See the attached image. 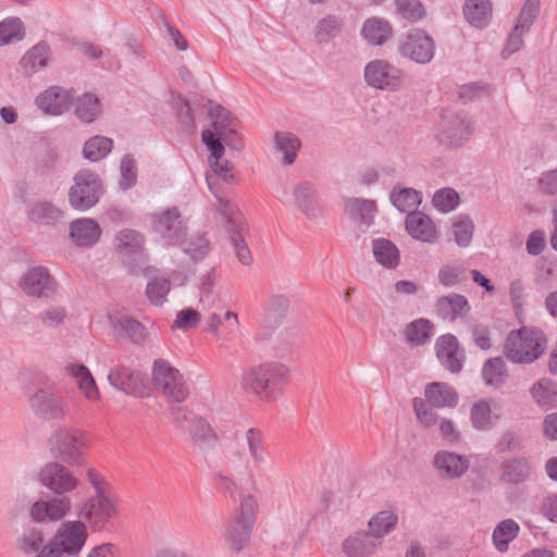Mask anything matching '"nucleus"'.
<instances>
[{
    "label": "nucleus",
    "mask_w": 557,
    "mask_h": 557,
    "mask_svg": "<svg viewBox=\"0 0 557 557\" xmlns=\"http://www.w3.org/2000/svg\"><path fill=\"white\" fill-rule=\"evenodd\" d=\"M38 481L55 496L34 503L30 508L33 519L38 522L63 519L72 508V500L66 494L78 487L79 479L63 463L51 461L40 469Z\"/></svg>",
    "instance_id": "f257e3e1"
},
{
    "label": "nucleus",
    "mask_w": 557,
    "mask_h": 557,
    "mask_svg": "<svg viewBox=\"0 0 557 557\" xmlns=\"http://www.w3.org/2000/svg\"><path fill=\"white\" fill-rule=\"evenodd\" d=\"M289 368L278 361H264L243 369L239 385L247 395L263 403H273L289 383Z\"/></svg>",
    "instance_id": "f03ea898"
},
{
    "label": "nucleus",
    "mask_w": 557,
    "mask_h": 557,
    "mask_svg": "<svg viewBox=\"0 0 557 557\" xmlns=\"http://www.w3.org/2000/svg\"><path fill=\"white\" fill-rule=\"evenodd\" d=\"M547 339L537 327L523 326L508 333L504 345V355L513 363H532L546 349Z\"/></svg>",
    "instance_id": "7ed1b4c3"
},
{
    "label": "nucleus",
    "mask_w": 557,
    "mask_h": 557,
    "mask_svg": "<svg viewBox=\"0 0 557 557\" xmlns=\"http://www.w3.org/2000/svg\"><path fill=\"white\" fill-rule=\"evenodd\" d=\"M87 537V527L83 521L63 522L46 546L34 557L77 556L84 547Z\"/></svg>",
    "instance_id": "20e7f679"
},
{
    "label": "nucleus",
    "mask_w": 557,
    "mask_h": 557,
    "mask_svg": "<svg viewBox=\"0 0 557 557\" xmlns=\"http://www.w3.org/2000/svg\"><path fill=\"white\" fill-rule=\"evenodd\" d=\"M211 178L209 174L206 175L208 186L216 197V210L225 219V228L232 247L238 261L244 265H249L252 261V256L243 236V232L246 228L245 219L235 205L215 194Z\"/></svg>",
    "instance_id": "39448f33"
},
{
    "label": "nucleus",
    "mask_w": 557,
    "mask_h": 557,
    "mask_svg": "<svg viewBox=\"0 0 557 557\" xmlns=\"http://www.w3.org/2000/svg\"><path fill=\"white\" fill-rule=\"evenodd\" d=\"M189 434L195 448L208 453L219 445L220 436L211 423L199 414L189 411L185 407H176V426H184Z\"/></svg>",
    "instance_id": "423d86ee"
},
{
    "label": "nucleus",
    "mask_w": 557,
    "mask_h": 557,
    "mask_svg": "<svg viewBox=\"0 0 557 557\" xmlns=\"http://www.w3.org/2000/svg\"><path fill=\"white\" fill-rule=\"evenodd\" d=\"M74 184L69 190V202L78 211H86L99 202L103 194L100 176L88 169L79 170L73 177Z\"/></svg>",
    "instance_id": "0eeeda50"
},
{
    "label": "nucleus",
    "mask_w": 557,
    "mask_h": 557,
    "mask_svg": "<svg viewBox=\"0 0 557 557\" xmlns=\"http://www.w3.org/2000/svg\"><path fill=\"white\" fill-rule=\"evenodd\" d=\"M87 446V438L83 433L65 426H59L50 437L52 455L71 466H82L85 458L82 449Z\"/></svg>",
    "instance_id": "6e6552de"
},
{
    "label": "nucleus",
    "mask_w": 557,
    "mask_h": 557,
    "mask_svg": "<svg viewBox=\"0 0 557 557\" xmlns=\"http://www.w3.org/2000/svg\"><path fill=\"white\" fill-rule=\"evenodd\" d=\"M28 403L33 413L44 421H64L71 416L69 403L55 392L37 388Z\"/></svg>",
    "instance_id": "1a4fd4ad"
},
{
    "label": "nucleus",
    "mask_w": 557,
    "mask_h": 557,
    "mask_svg": "<svg viewBox=\"0 0 557 557\" xmlns=\"http://www.w3.org/2000/svg\"><path fill=\"white\" fill-rule=\"evenodd\" d=\"M473 133V122L466 112L445 110L442 114L440 141L448 147L463 146Z\"/></svg>",
    "instance_id": "9d476101"
},
{
    "label": "nucleus",
    "mask_w": 557,
    "mask_h": 557,
    "mask_svg": "<svg viewBox=\"0 0 557 557\" xmlns=\"http://www.w3.org/2000/svg\"><path fill=\"white\" fill-rule=\"evenodd\" d=\"M116 512L110 497L89 496L82 500L76 508V516L92 531H100L111 521Z\"/></svg>",
    "instance_id": "9b49d317"
},
{
    "label": "nucleus",
    "mask_w": 557,
    "mask_h": 557,
    "mask_svg": "<svg viewBox=\"0 0 557 557\" xmlns=\"http://www.w3.org/2000/svg\"><path fill=\"white\" fill-rule=\"evenodd\" d=\"M399 52L416 63L426 64L434 57L435 41L425 30L414 28L401 37Z\"/></svg>",
    "instance_id": "f8f14e48"
},
{
    "label": "nucleus",
    "mask_w": 557,
    "mask_h": 557,
    "mask_svg": "<svg viewBox=\"0 0 557 557\" xmlns=\"http://www.w3.org/2000/svg\"><path fill=\"white\" fill-rule=\"evenodd\" d=\"M176 246L194 262L206 258L211 249L210 240L205 232H189V228L181 219L176 210Z\"/></svg>",
    "instance_id": "ddd939ff"
},
{
    "label": "nucleus",
    "mask_w": 557,
    "mask_h": 557,
    "mask_svg": "<svg viewBox=\"0 0 557 557\" xmlns=\"http://www.w3.org/2000/svg\"><path fill=\"white\" fill-rule=\"evenodd\" d=\"M21 289L30 297L52 298L58 289V282L42 265L29 268L21 277Z\"/></svg>",
    "instance_id": "4468645a"
},
{
    "label": "nucleus",
    "mask_w": 557,
    "mask_h": 557,
    "mask_svg": "<svg viewBox=\"0 0 557 557\" xmlns=\"http://www.w3.org/2000/svg\"><path fill=\"white\" fill-rule=\"evenodd\" d=\"M364 79L372 87L396 90L401 84V73L387 61L375 60L366 66Z\"/></svg>",
    "instance_id": "2eb2a0df"
},
{
    "label": "nucleus",
    "mask_w": 557,
    "mask_h": 557,
    "mask_svg": "<svg viewBox=\"0 0 557 557\" xmlns=\"http://www.w3.org/2000/svg\"><path fill=\"white\" fill-rule=\"evenodd\" d=\"M201 137L202 143L210 151L209 162L214 174L225 183H235L237 180L233 173V166L227 161L220 163L225 151L224 146L213 138L214 136L209 129H205Z\"/></svg>",
    "instance_id": "dca6fc26"
},
{
    "label": "nucleus",
    "mask_w": 557,
    "mask_h": 557,
    "mask_svg": "<svg viewBox=\"0 0 557 557\" xmlns=\"http://www.w3.org/2000/svg\"><path fill=\"white\" fill-rule=\"evenodd\" d=\"M108 382L126 395H134L137 387L144 384L143 373L123 363L112 367L108 373Z\"/></svg>",
    "instance_id": "f3484780"
},
{
    "label": "nucleus",
    "mask_w": 557,
    "mask_h": 557,
    "mask_svg": "<svg viewBox=\"0 0 557 557\" xmlns=\"http://www.w3.org/2000/svg\"><path fill=\"white\" fill-rule=\"evenodd\" d=\"M433 465L438 475L445 479H458L469 469V460L466 456L447 450L437 451Z\"/></svg>",
    "instance_id": "a211bd4d"
},
{
    "label": "nucleus",
    "mask_w": 557,
    "mask_h": 557,
    "mask_svg": "<svg viewBox=\"0 0 557 557\" xmlns=\"http://www.w3.org/2000/svg\"><path fill=\"white\" fill-rule=\"evenodd\" d=\"M532 475V466L525 457L505 459L499 467V480L504 484L519 485L527 482Z\"/></svg>",
    "instance_id": "6ab92c4d"
},
{
    "label": "nucleus",
    "mask_w": 557,
    "mask_h": 557,
    "mask_svg": "<svg viewBox=\"0 0 557 557\" xmlns=\"http://www.w3.org/2000/svg\"><path fill=\"white\" fill-rule=\"evenodd\" d=\"M72 100L71 91L60 86H51L36 98V104L48 114L59 115L70 108Z\"/></svg>",
    "instance_id": "aec40b11"
},
{
    "label": "nucleus",
    "mask_w": 557,
    "mask_h": 557,
    "mask_svg": "<svg viewBox=\"0 0 557 557\" xmlns=\"http://www.w3.org/2000/svg\"><path fill=\"white\" fill-rule=\"evenodd\" d=\"M381 545L370 531H358L344 540L342 544L343 553L347 557H369Z\"/></svg>",
    "instance_id": "412c9836"
},
{
    "label": "nucleus",
    "mask_w": 557,
    "mask_h": 557,
    "mask_svg": "<svg viewBox=\"0 0 557 557\" xmlns=\"http://www.w3.org/2000/svg\"><path fill=\"white\" fill-rule=\"evenodd\" d=\"M113 330L136 345H143L147 338L146 327L128 314L115 313L109 317Z\"/></svg>",
    "instance_id": "4be33fe9"
},
{
    "label": "nucleus",
    "mask_w": 557,
    "mask_h": 557,
    "mask_svg": "<svg viewBox=\"0 0 557 557\" xmlns=\"http://www.w3.org/2000/svg\"><path fill=\"white\" fill-rule=\"evenodd\" d=\"M151 385L163 396L172 399L174 397V369L164 359H156L151 369Z\"/></svg>",
    "instance_id": "5701e85b"
},
{
    "label": "nucleus",
    "mask_w": 557,
    "mask_h": 557,
    "mask_svg": "<svg viewBox=\"0 0 557 557\" xmlns=\"http://www.w3.org/2000/svg\"><path fill=\"white\" fill-rule=\"evenodd\" d=\"M70 235L76 246L91 247L99 240L101 228L92 219H77L70 225Z\"/></svg>",
    "instance_id": "b1692460"
},
{
    "label": "nucleus",
    "mask_w": 557,
    "mask_h": 557,
    "mask_svg": "<svg viewBox=\"0 0 557 557\" xmlns=\"http://www.w3.org/2000/svg\"><path fill=\"white\" fill-rule=\"evenodd\" d=\"M406 230L414 238L424 243H434L437 231L429 215L417 211L406 218Z\"/></svg>",
    "instance_id": "393cba45"
},
{
    "label": "nucleus",
    "mask_w": 557,
    "mask_h": 557,
    "mask_svg": "<svg viewBox=\"0 0 557 557\" xmlns=\"http://www.w3.org/2000/svg\"><path fill=\"white\" fill-rule=\"evenodd\" d=\"M436 356L441 363L451 373H458L462 369V361L457 358L458 341L451 334L437 338L435 344Z\"/></svg>",
    "instance_id": "a878e982"
},
{
    "label": "nucleus",
    "mask_w": 557,
    "mask_h": 557,
    "mask_svg": "<svg viewBox=\"0 0 557 557\" xmlns=\"http://www.w3.org/2000/svg\"><path fill=\"white\" fill-rule=\"evenodd\" d=\"M51 58V48L46 41H39L32 47L21 59L23 73L32 76L48 66Z\"/></svg>",
    "instance_id": "bb28decb"
},
{
    "label": "nucleus",
    "mask_w": 557,
    "mask_h": 557,
    "mask_svg": "<svg viewBox=\"0 0 557 557\" xmlns=\"http://www.w3.org/2000/svg\"><path fill=\"white\" fill-rule=\"evenodd\" d=\"M435 308L440 318L449 321H454L458 317H465L470 311L467 298L455 293L440 297Z\"/></svg>",
    "instance_id": "cd10ccee"
},
{
    "label": "nucleus",
    "mask_w": 557,
    "mask_h": 557,
    "mask_svg": "<svg viewBox=\"0 0 557 557\" xmlns=\"http://www.w3.org/2000/svg\"><path fill=\"white\" fill-rule=\"evenodd\" d=\"M65 371L76 380L77 387L86 399L90 401L99 399L100 393L96 381L86 366L71 363L65 367Z\"/></svg>",
    "instance_id": "c85d7f7f"
},
{
    "label": "nucleus",
    "mask_w": 557,
    "mask_h": 557,
    "mask_svg": "<svg viewBox=\"0 0 557 557\" xmlns=\"http://www.w3.org/2000/svg\"><path fill=\"white\" fill-rule=\"evenodd\" d=\"M424 396L432 406L437 408H454L458 403L457 392L447 383L442 382L426 385Z\"/></svg>",
    "instance_id": "c756f323"
},
{
    "label": "nucleus",
    "mask_w": 557,
    "mask_h": 557,
    "mask_svg": "<svg viewBox=\"0 0 557 557\" xmlns=\"http://www.w3.org/2000/svg\"><path fill=\"white\" fill-rule=\"evenodd\" d=\"M28 218L35 223L54 226L63 221L64 212L50 201H36L29 207Z\"/></svg>",
    "instance_id": "7c9ffc66"
},
{
    "label": "nucleus",
    "mask_w": 557,
    "mask_h": 557,
    "mask_svg": "<svg viewBox=\"0 0 557 557\" xmlns=\"http://www.w3.org/2000/svg\"><path fill=\"white\" fill-rule=\"evenodd\" d=\"M393 27L391 23L382 17H370L362 26L361 34L371 45L381 46L392 36Z\"/></svg>",
    "instance_id": "2f4dec72"
},
{
    "label": "nucleus",
    "mask_w": 557,
    "mask_h": 557,
    "mask_svg": "<svg viewBox=\"0 0 557 557\" xmlns=\"http://www.w3.org/2000/svg\"><path fill=\"white\" fill-rule=\"evenodd\" d=\"M463 15L472 26L483 28L492 20V3L490 0H466Z\"/></svg>",
    "instance_id": "473e14b6"
},
{
    "label": "nucleus",
    "mask_w": 557,
    "mask_h": 557,
    "mask_svg": "<svg viewBox=\"0 0 557 557\" xmlns=\"http://www.w3.org/2000/svg\"><path fill=\"white\" fill-rule=\"evenodd\" d=\"M253 524L234 518L225 527V539L234 552H240L250 539Z\"/></svg>",
    "instance_id": "72a5a7b5"
},
{
    "label": "nucleus",
    "mask_w": 557,
    "mask_h": 557,
    "mask_svg": "<svg viewBox=\"0 0 557 557\" xmlns=\"http://www.w3.org/2000/svg\"><path fill=\"white\" fill-rule=\"evenodd\" d=\"M208 113L213 120L211 131L215 133V137L221 136L223 132L226 133L228 128L233 129L234 127L240 126V122L231 111L211 100L208 101Z\"/></svg>",
    "instance_id": "f704fd0d"
},
{
    "label": "nucleus",
    "mask_w": 557,
    "mask_h": 557,
    "mask_svg": "<svg viewBox=\"0 0 557 557\" xmlns=\"http://www.w3.org/2000/svg\"><path fill=\"white\" fill-rule=\"evenodd\" d=\"M373 256L386 269H395L399 264V250L396 245L386 238H376L372 243Z\"/></svg>",
    "instance_id": "c9c22d12"
},
{
    "label": "nucleus",
    "mask_w": 557,
    "mask_h": 557,
    "mask_svg": "<svg viewBox=\"0 0 557 557\" xmlns=\"http://www.w3.org/2000/svg\"><path fill=\"white\" fill-rule=\"evenodd\" d=\"M530 393L534 401L545 410L557 406V383L549 379L535 382Z\"/></svg>",
    "instance_id": "e433bc0d"
},
{
    "label": "nucleus",
    "mask_w": 557,
    "mask_h": 557,
    "mask_svg": "<svg viewBox=\"0 0 557 557\" xmlns=\"http://www.w3.org/2000/svg\"><path fill=\"white\" fill-rule=\"evenodd\" d=\"M482 377L486 385L502 387L508 377V369L504 359L502 357L487 359L482 368Z\"/></svg>",
    "instance_id": "4c0bfd02"
},
{
    "label": "nucleus",
    "mask_w": 557,
    "mask_h": 557,
    "mask_svg": "<svg viewBox=\"0 0 557 557\" xmlns=\"http://www.w3.org/2000/svg\"><path fill=\"white\" fill-rule=\"evenodd\" d=\"M298 209L309 219L314 220L319 215L317 196L308 183L297 185L293 191Z\"/></svg>",
    "instance_id": "58836bf2"
},
{
    "label": "nucleus",
    "mask_w": 557,
    "mask_h": 557,
    "mask_svg": "<svg viewBox=\"0 0 557 557\" xmlns=\"http://www.w3.org/2000/svg\"><path fill=\"white\" fill-rule=\"evenodd\" d=\"M433 327L434 325L430 320L419 318L406 326L404 335L408 344L421 346L428 343L433 335Z\"/></svg>",
    "instance_id": "ea45409f"
},
{
    "label": "nucleus",
    "mask_w": 557,
    "mask_h": 557,
    "mask_svg": "<svg viewBox=\"0 0 557 557\" xmlns=\"http://www.w3.org/2000/svg\"><path fill=\"white\" fill-rule=\"evenodd\" d=\"M392 203L401 212L413 213L417 212L418 206L422 201L420 191L413 188H394L389 195Z\"/></svg>",
    "instance_id": "a19ab883"
},
{
    "label": "nucleus",
    "mask_w": 557,
    "mask_h": 557,
    "mask_svg": "<svg viewBox=\"0 0 557 557\" xmlns=\"http://www.w3.org/2000/svg\"><path fill=\"white\" fill-rule=\"evenodd\" d=\"M520 531L519 524L512 519L500 521L494 529L492 540L498 552H507L509 543L513 541Z\"/></svg>",
    "instance_id": "79ce46f5"
},
{
    "label": "nucleus",
    "mask_w": 557,
    "mask_h": 557,
    "mask_svg": "<svg viewBox=\"0 0 557 557\" xmlns=\"http://www.w3.org/2000/svg\"><path fill=\"white\" fill-rule=\"evenodd\" d=\"M274 143L277 151L283 153V163L293 164L301 146L300 139L293 133L278 132L274 136Z\"/></svg>",
    "instance_id": "37998d69"
},
{
    "label": "nucleus",
    "mask_w": 557,
    "mask_h": 557,
    "mask_svg": "<svg viewBox=\"0 0 557 557\" xmlns=\"http://www.w3.org/2000/svg\"><path fill=\"white\" fill-rule=\"evenodd\" d=\"M101 112V103L98 97L91 92H86L77 98L75 106V115L84 123L94 122Z\"/></svg>",
    "instance_id": "c03bdc74"
},
{
    "label": "nucleus",
    "mask_w": 557,
    "mask_h": 557,
    "mask_svg": "<svg viewBox=\"0 0 557 557\" xmlns=\"http://www.w3.org/2000/svg\"><path fill=\"white\" fill-rule=\"evenodd\" d=\"M112 147L113 140L111 138L96 135L85 143L83 154L85 159L97 162L106 158L111 152Z\"/></svg>",
    "instance_id": "a18cd8bd"
},
{
    "label": "nucleus",
    "mask_w": 557,
    "mask_h": 557,
    "mask_svg": "<svg viewBox=\"0 0 557 557\" xmlns=\"http://www.w3.org/2000/svg\"><path fill=\"white\" fill-rule=\"evenodd\" d=\"M246 442L249 455L255 468H259L265 461L267 447L261 430L250 428L246 432Z\"/></svg>",
    "instance_id": "49530a36"
},
{
    "label": "nucleus",
    "mask_w": 557,
    "mask_h": 557,
    "mask_svg": "<svg viewBox=\"0 0 557 557\" xmlns=\"http://www.w3.org/2000/svg\"><path fill=\"white\" fill-rule=\"evenodd\" d=\"M398 521V517L392 511H380L373 516L368 522L370 534L373 535L377 541L392 532Z\"/></svg>",
    "instance_id": "de8ad7c7"
},
{
    "label": "nucleus",
    "mask_w": 557,
    "mask_h": 557,
    "mask_svg": "<svg viewBox=\"0 0 557 557\" xmlns=\"http://www.w3.org/2000/svg\"><path fill=\"white\" fill-rule=\"evenodd\" d=\"M289 308V299L285 295H273L264 305V319L268 323L278 325Z\"/></svg>",
    "instance_id": "09e8293b"
},
{
    "label": "nucleus",
    "mask_w": 557,
    "mask_h": 557,
    "mask_svg": "<svg viewBox=\"0 0 557 557\" xmlns=\"http://www.w3.org/2000/svg\"><path fill=\"white\" fill-rule=\"evenodd\" d=\"M24 37L25 27L20 17H8L0 22V47L21 41Z\"/></svg>",
    "instance_id": "8fccbe9b"
},
{
    "label": "nucleus",
    "mask_w": 557,
    "mask_h": 557,
    "mask_svg": "<svg viewBox=\"0 0 557 557\" xmlns=\"http://www.w3.org/2000/svg\"><path fill=\"white\" fill-rule=\"evenodd\" d=\"M394 5L395 13L410 23L422 20L426 14L421 0H394Z\"/></svg>",
    "instance_id": "3c124183"
},
{
    "label": "nucleus",
    "mask_w": 557,
    "mask_h": 557,
    "mask_svg": "<svg viewBox=\"0 0 557 557\" xmlns=\"http://www.w3.org/2000/svg\"><path fill=\"white\" fill-rule=\"evenodd\" d=\"M376 210L375 201L367 199H348L346 202V211L354 220H360L369 224L374 211Z\"/></svg>",
    "instance_id": "603ef678"
},
{
    "label": "nucleus",
    "mask_w": 557,
    "mask_h": 557,
    "mask_svg": "<svg viewBox=\"0 0 557 557\" xmlns=\"http://www.w3.org/2000/svg\"><path fill=\"white\" fill-rule=\"evenodd\" d=\"M495 448L498 454L520 453L524 448L523 436L515 430H504L496 441Z\"/></svg>",
    "instance_id": "864d4df0"
},
{
    "label": "nucleus",
    "mask_w": 557,
    "mask_h": 557,
    "mask_svg": "<svg viewBox=\"0 0 557 557\" xmlns=\"http://www.w3.org/2000/svg\"><path fill=\"white\" fill-rule=\"evenodd\" d=\"M144 245L143 235L135 230H122L116 235V247L125 255L137 253Z\"/></svg>",
    "instance_id": "5fc2aeb1"
},
{
    "label": "nucleus",
    "mask_w": 557,
    "mask_h": 557,
    "mask_svg": "<svg viewBox=\"0 0 557 557\" xmlns=\"http://www.w3.org/2000/svg\"><path fill=\"white\" fill-rule=\"evenodd\" d=\"M470 420L474 429L479 431H488L494 424L492 422L491 406L486 400H480L472 405L470 410Z\"/></svg>",
    "instance_id": "6e6d98bb"
},
{
    "label": "nucleus",
    "mask_w": 557,
    "mask_h": 557,
    "mask_svg": "<svg viewBox=\"0 0 557 557\" xmlns=\"http://www.w3.org/2000/svg\"><path fill=\"white\" fill-rule=\"evenodd\" d=\"M66 318L67 310L62 305H50L36 315V320L46 329H57Z\"/></svg>",
    "instance_id": "4d7b16f0"
},
{
    "label": "nucleus",
    "mask_w": 557,
    "mask_h": 557,
    "mask_svg": "<svg viewBox=\"0 0 557 557\" xmlns=\"http://www.w3.org/2000/svg\"><path fill=\"white\" fill-rule=\"evenodd\" d=\"M44 545V533L38 529L26 530L17 539V547L24 554H36L45 547Z\"/></svg>",
    "instance_id": "13d9d810"
},
{
    "label": "nucleus",
    "mask_w": 557,
    "mask_h": 557,
    "mask_svg": "<svg viewBox=\"0 0 557 557\" xmlns=\"http://www.w3.org/2000/svg\"><path fill=\"white\" fill-rule=\"evenodd\" d=\"M174 223V214L170 209L162 210L152 215L153 231L166 240L168 245L172 244L173 233L172 226Z\"/></svg>",
    "instance_id": "bf43d9fd"
},
{
    "label": "nucleus",
    "mask_w": 557,
    "mask_h": 557,
    "mask_svg": "<svg viewBox=\"0 0 557 557\" xmlns=\"http://www.w3.org/2000/svg\"><path fill=\"white\" fill-rule=\"evenodd\" d=\"M474 224L472 220L467 215H458L453 223V233L455 242L460 247H467L473 236Z\"/></svg>",
    "instance_id": "052dcab7"
},
{
    "label": "nucleus",
    "mask_w": 557,
    "mask_h": 557,
    "mask_svg": "<svg viewBox=\"0 0 557 557\" xmlns=\"http://www.w3.org/2000/svg\"><path fill=\"white\" fill-rule=\"evenodd\" d=\"M120 187L123 190H127L135 186L137 182V163L133 156L125 154L120 162Z\"/></svg>",
    "instance_id": "680f3d73"
},
{
    "label": "nucleus",
    "mask_w": 557,
    "mask_h": 557,
    "mask_svg": "<svg viewBox=\"0 0 557 557\" xmlns=\"http://www.w3.org/2000/svg\"><path fill=\"white\" fill-rule=\"evenodd\" d=\"M341 32V21L335 15H327L318 22L315 26V38L319 42L327 41Z\"/></svg>",
    "instance_id": "e2e57ef3"
},
{
    "label": "nucleus",
    "mask_w": 557,
    "mask_h": 557,
    "mask_svg": "<svg viewBox=\"0 0 557 557\" xmlns=\"http://www.w3.org/2000/svg\"><path fill=\"white\" fill-rule=\"evenodd\" d=\"M540 13V0H525L517 20V29L529 32Z\"/></svg>",
    "instance_id": "0e129e2a"
},
{
    "label": "nucleus",
    "mask_w": 557,
    "mask_h": 557,
    "mask_svg": "<svg viewBox=\"0 0 557 557\" xmlns=\"http://www.w3.org/2000/svg\"><path fill=\"white\" fill-rule=\"evenodd\" d=\"M171 282L165 278H156L148 283L146 294L149 300L159 306L162 305L170 292Z\"/></svg>",
    "instance_id": "69168bd1"
},
{
    "label": "nucleus",
    "mask_w": 557,
    "mask_h": 557,
    "mask_svg": "<svg viewBox=\"0 0 557 557\" xmlns=\"http://www.w3.org/2000/svg\"><path fill=\"white\" fill-rule=\"evenodd\" d=\"M432 202L440 211L449 212L457 207L459 196L453 188H443L434 194Z\"/></svg>",
    "instance_id": "338daca9"
},
{
    "label": "nucleus",
    "mask_w": 557,
    "mask_h": 557,
    "mask_svg": "<svg viewBox=\"0 0 557 557\" xmlns=\"http://www.w3.org/2000/svg\"><path fill=\"white\" fill-rule=\"evenodd\" d=\"M555 265L552 261L541 258L536 261L534 282L535 284L548 288L554 280Z\"/></svg>",
    "instance_id": "774afa93"
}]
</instances>
